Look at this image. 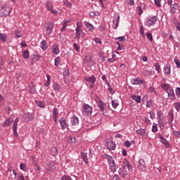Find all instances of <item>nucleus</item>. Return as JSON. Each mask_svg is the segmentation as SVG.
Returning a JSON list of instances; mask_svg holds the SVG:
<instances>
[{
	"instance_id": "20e7f679",
	"label": "nucleus",
	"mask_w": 180,
	"mask_h": 180,
	"mask_svg": "<svg viewBox=\"0 0 180 180\" xmlns=\"http://www.w3.org/2000/svg\"><path fill=\"white\" fill-rule=\"evenodd\" d=\"M83 115L84 116H91L92 115V107L88 104L83 105Z\"/></svg>"
},
{
	"instance_id": "5fc2aeb1",
	"label": "nucleus",
	"mask_w": 180,
	"mask_h": 180,
	"mask_svg": "<svg viewBox=\"0 0 180 180\" xmlns=\"http://www.w3.org/2000/svg\"><path fill=\"white\" fill-rule=\"evenodd\" d=\"M174 63L176 65V68H180V61H179V59H178V58L176 57L174 58Z\"/></svg>"
},
{
	"instance_id": "052dcab7",
	"label": "nucleus",
	"mask_w": 180,
	"mask_h": 180,
	"mask_svg": "<svg viewBox=\"0 0 180 180\" xmlns=\"http://www.w3.org/2000/svg\"><path fill=\"white\" fill-rule=\"evenodd\" d=\"M61 180H72V179L68 175H64L61 177Z\"/></svg>"
},
{
	"instance_id": "7c9ffc66",
	"label": "nucleus",
	"mask_w": 180,
	"mask_h": 180,
	"mask_svg": "<svg viewBox=\"0 0 180 180\" xmlns=\"http://www.w3.org/2000/svg\"><path fill=\"white\" fill-rule=\"evenodd\" d=\"M168 117L170 123H172V122H174V111L172 110H169L168 112Z\"/></svg>"
},
{
	"instance_id": "09e8293b",
	"label": "nucleus",
	"mask_w": 180,
	"mask_h": 180,
	"mask_svg": "<svg viewBox=\"0 0 180 180\" xmlns=\"http://www.w3.org/2000/svg\"><path fill=\"white\" fill-rule=\"evenodd\" d=\"M112 108H114V109H116V108L119 106V102L117 101V100H113L112 101Z\"/></svg>"
},
{
	"instance_id": "f3484780",
	"label": "nucleus",
	"mask_w": 180,
	"mask_h": 180,
	"mask_svg": "<svg viewBox=\"0 0 180 180\" xmlns=\"http://www.w3.org/2000/svg\"><path fill=\"white\" fill-rule=\"evenodd\" d=\"M143 82H144V81H143L140 78H135L131 80V84H132V85H140L143 84Z\"/></svg>"
},
{
	"instance_id": "a211bd4d",
	"label": "nucleus",
	"mask_w": 180,
	"mask_h": 180,
	"mask_svg": "<svg viewBox=\"0 0 180 180\" xmlns=\"http://www.w3.org/2000/svg\"><path fill=\"white\" fill-rule=\"evenodd\" d=\"M159 138L160 139L162 144L165 145L166 148H169V142H168L162 136H160Z\"/></svg>"
},
{
	"instance_id": "ea45409f",
	"label": "nucleus",
	"mask_w": 180,
	"mask_h": 180,
	"mask_svg": "<svg viewBox=\"0 0 180 180\" xmlns=\"http://www.w3.org/2000/svg\"><path fill=\"white\" fill-rule=\"evenodd\" d=\"M55 67H58V65H60V63H61V58H60V56H58L56 58H55Z\"/></svg>"
},
{
	"instance_id": "dca6fc26",
	"label": "nucleus",
	"mask_w": 180,
	"mask_h": 180,
	"mask_svg": "<svg viewBox=\"0 0 180 180\" xmlns=\"http://www.w3.org/2000/svg\"><path fill=\"white\" fill-rule=\"evenodd\" d=\"M157 116H158V122L160 124L161 123V122H162V120H164V112H162V111H161V110H158Z\"/></svg>"
},
{
	"instance_id": "f03ea898",
	"label": "nucleus",
	"mask_w": 180,
	"mask_h": 180,
	"mask_svg": "<svg viewBox=\"0 0 180 180\" xmlns=\"http://www.w3.org/2000/svg\"><path fill=\"white\" fill-rule=\"evenodd\" d=\"M12 12V7L9 5H4L0 8V16L1 18H5L9 16V14Z\"/></svg>"
},
{
	"instance_id": "a19ab883",
	"label": "nucleus",
	"mask_w": 180,
	"mask_h": 180,
	"mask_svg": "<svg viewBox=\"0 0 180 180\" xmlns=\"http://www.w3.org/2000/svg\"><path fill=\"white\" fill-rule=\"evenodd\" d=\"M139 33H140L141 36H142V37H143V39L146 38V34H144V27L143 25L140 26Z\"/></svg>"
},
{
	"instance_id": "774afa93",
	"label": "nucleus",
	"mask_w": 180,
	"mask_h": 180,
	"mask_svg": "<svg viewBox=\"0 0 180 180\" xmlns=\"http://www.w3.org/2000/svg\"><path fill=\"white\" fill-rule=\"evenodd\" d=\"M176 96H180V88L179 87L176 88Z\"/></svg>"
},
{
	"instance_id": "2eb2a0df",
	"label": "nucleus",
	"mask_w": 180,
	"mask_h": 180,
	"mask_svg": "<svg viewBox=\"0 0 180 180\" xmlns=\"http://www.w3.org/2000/svg\"><path fill=\"white\" fill-rule=\"evenodd\" d=\"M167 94L170 101H175V99H176L175 93H174V89H172V88L170 90H169L168 91H167Z\"/></svg>"
},
{
	"instance_id": "cd10ccee",
	"label": "nucleus",
	"mask_w": 180,
	"mask_h": 180,
	"mask_svg": "<svg viewBox=\"0 0 180 180\" xmlns=\"http://www.w3.org/2000/svg\"><path fill=\"white\" fill-rule=\"evenodd\" d=\"M41 49L43 50V51H46V50L49 49V46L47 45V42L46 41V40H43L41 42Z\"/></svg>"
},
{
	"instance_id": "e433bc0d",
	"label": "nucleus",
	"mask_w": 180,
	"mask_h": 180,
	"mask_svg": "<svg viewBox=\"0 0 180 180\" xmlns=\"http://www.w3.org/2000/svg\"><path fill=\"white\" fill-rule=\"evenodd\" d=\"M0 40L3 41V43H6V41L8 40L6 34L0 33Z\"/></svg>"
},
{
	"instance_id": "4c0bfd02",
	"label": "nucleus",
	"mask_w": 180,
	"mask_h": 180,
	"mask_svg": "<svg viewBox=\"0 0 180 180\" xmlns=\"http://www.w3.org/2000/svg\"><path fill=\"white\" fill-rule=\"evenodd\" d=\"M68 143H76L77 142V139H75V136H69L68 138Z\"/></svg>"
},
{
	"instance_id": "f257e3e1",
	"label": "nucleus",
	"mask_w": 180,
	"mask_h": 180,
	"mask_svg": "<svg viewBox=\"0 0 180 180\" xmlns=\"http://www.w3.org/2000/svg\"><path fill=\"white\" fill-rule=\"evenodd\" d=\"M103 158L107 160L111 172H116V163H115V159H113V157L108 154H105L103 155Z\"/></svg>"
},
{
	"instance_id": "4d7b16f0",
	"label": "nucleus",
	"mask_w": 180,
	"mask_h": 180,
	"mask_svg": "<svg viewBox=\"0 0 180 180\" xmlns=\"http://www.w3.org/2000/svg\"><path fill=\"white\" fill-rule=\"evenodd\" d=\"M70 75V70L67 68L64 69L63 77H68Z\"/></svg>"
},
{
	"instance_id": "ddd939ff",
	"label": "nucleus",
	"mask_w": 180,
	"mask_h": 180,
	"mask_svg": "<svg viewBox=\"0 0 180 180\" xmlns=\"http://www.w3.org/2000/svg\"><path fill=\"white\" fill-rule=\"evenodd\" d=\"M25 122H30V120H33L34 118L33 117V114L28 112L23 115Z\"/></svg>"
},
{
	"instance_id": "72a5a7b5",
	"label": "nucleus",
	"mask_w": 180,
	"mask_h": 180,
	"mask_svg": "<svg viewBox=\"0 0 180 180\" xmlns=\"http://www.w3.org/2000/svg\"><path fill=\"white\" fill-rule=\"evenodd\" d=\"M22 56L23 58H25V60H27L30 57L29 50H25L22 52Z\"/></svg>"
},
{
	"instance_id": "2f4dec72",
	"label": "nucleus",
	"mask_w": 180,
	"mask_h": 180,
	"mask_svg": "<svg viewBox=\"0 0 180 180\" xmlns=\"http://www.w3.org/2000/svg\"><path fill=\"white\" fill-rule=\"evenodd\" d=\"M53 89H54L55 92H60V89H61V86L60 84L57 83H54L53 84Z\"/></svg>"
},
{
	"instance_id": "39448f33",
	"label": "nucleus",
	"mask_w": 180,
	"mask_h": 180,
	"mask_svg": "<svg viewBox=\"0 0 180 180\" xmlns=\"http://www.w3.org/2000/svg\"><path fill=\"white\" fill-rule=\"evenodd\" d=\"M95 101L97 103L98 108L100 109V110L102 112L103 115V112L105 111V103L102 102V101L98 96H96Z\"/></svg>"
},
{
	"instance_id": "b1692460",
	"label": "nucleus",
	"mask_w": 180,
	"mask_h": 180,
	"mask_svg": "<svg viewBox=\"0 0 180 180\" xmlns=\"http://www.w3.org/2000/svg\"><path fill=\"white\" fill-rule=\"evenodd\" d=\"M178 4L174 3L173 5L170 6V11L172 13H175V12H176V11H178Z\"/></svg>"
},
{
	"instance_id": "c85d7f7f",
	"label": "nucleus",
	"mask_w": 180,
	"mask_h": 180,
	"mask_svg": "<svg viewBox=\"0 0 180 180\" xmlns=\"http://www.w3.org/2000/svg\"><path fill=\"white\" fill-rule=\"evenodd\" d=\"M161 88H162V89H164V91H165L166 92H168L169 90H170L172 89L171 85H169L168 84H162Z\"/></svg>"
},
{
	"instance_id": "412c9836",
	"label": "nucleus",
	"mask_w": 180,
	"mask_h": 180,
	"mask_svg": "<svg viewBox=\"0 0 180 180\" xmlns=\"http://www.w3.org/2000/svg\"><path fill=\"white\" fill-rule=\"evenodd\" d=\"M59 123L63 130L67 129V122H65V119H64V117L60 118V120H59Z\"/></svg>"
},
{
	"instance_id": "aec40b11",
	"label": "nucleus",
	"mask_w": 180,
	"mask_h": 180,
	"mask_svg": "<svg viewBox=\"0 0 180 180\" xmlns=\"http://www.w3.org/2000/svg\"><path fill=\"white\" fill-rule=\"evenodd\" d=\"M45 167L47 171H53L54 169V162H49Z\"/></svg>"
},
{
	"instance_id": "864d4df0",
	"label": "nucleus",
	"mask_w": 180,
	"mask_h": 180,
	"mask_svg": "<svg viewBox=\"0 0 180 180\" xmlns=\"http://www.w3.org/2000/svg\"><path fill=\"white\" fill-rule=\"evenodd\" d=\"M146 37L149 41H153V34L151 32H147Z\"/></svg>"
},
{
	"instance_id": "473e14b6",
	"label": "nucleus",
	"mask_w": 180,
	"mask_h": 180,
	"mask_svg": "<svg viewBox=\"0 0 180 180\" xmlns=\"http://www.w3.org/2000/svg\"><path fill=\"white\" fill-rule=\"evenodd\" d=\"M81 156H82V158L83 160V161L86 163V164H88V155H86V153H81Z\"/></svg>"
},
{
	"instance_id": "393cba45",
	"label": "nucleus",
	"mask_w": 180,
	"mask_h": 180,
	"mask_svg": "<svg viewBox=\"0 0 180 180\" xmlns=\"http://www.w3.org/2000/svg\"><path fill=\"white\" fill-rule=\"evenodd\" d=\"M122 164H124L123 168H126V167H127L128 168V169H131V165L127 161V159H126V158L123 159Z\"/></svg>"
},
{
	"instance_id": "69168bd1",
	"label": "nucleus",
	"mask_w": 180,
	"mask_h": 180,
	"mask_svg": "<svg viewBox=\"0 0 180 180\" xmlns=\"http://www.w3.org/2000/svg\"><path fill=\"white\" fill-rule=\"evenodd\" d=\"M153 106V100H149L146 103V108H151Z\"/></svg>"
},
{
	"instance_id": "58836bf2",
	"label": "nucleus",
	"mask_w": 180,
	"mask_h": 180,
	"mask_svg": "<svg viewBox=\"0 0 180 180\" xmlns=\"http://www.w3.org/2000/svg\"><path fill=\"white\" fill-rule=\"evenodd\" d=\"M20 169L26 172L27 171V165L25 163H20Z\"/></svg>"
},
{
	"instance_id": "a878e982",
	"label": "nucleus",
	"mask_w": 180,
	"mask_h": 180,
	"mask_svg": "<svg viewBox=\"0 0 180 180\" xmlns=\"http://www.w3.org/2000/svg\"><path fill=\"white\" fill-rule=\"evenodd\" d=\"M81 33H82V34H84V32H82V30H81V29H79V25L77 24V27L76 28V37H77V39H79V37L81 36Z\"/></svg>"
},
{
	"instance_id": "7ed1b4c3",
	"label": "nucleus",
	"mask_w": 180,
	"mask_h": 180,
	"mask_svg": "<svg viewBox=\"0 0 180 180\" xmlns=\"http://www.w3.org/2000/svg\"><path fill=\"white\" fill-rule=\"evenodd\" d=\"M84 81L86 82H90L89 88L90 89H92L95 86V83L96 82V77L95 75H92L91 77H84Z\"/></svg>"
},
{
	"instance_id": "9b49d317",
	"label": "nucleus",
	"mask_w": 180,
	"mask_h": 180,
	"mask_svg": "<svg viewBox=\"0 0 180 180\" xmlns=\"http://www.w3.org/2000/svg\"><path fill=\"white\" fill-rule=\"evenodd\" d=\"M70 123L72 126H78L79 124V120L78 119V117L76 115H74L70 118Z\"/></svg>"
},
{
	"instance_id": "3c124183",
	"label": "nucleus",
	"mask_w": 180,
	"mask_h": 180,
	"mask_svg": "<svg viewBox=\"0 0 180 180\" xmlns=\"http://www.w3.org/2000/svg\"><path fill=\"white\" fill-rule=\"evenodd\" d=\"M63 4L65 6H67V8H71L72 6V4L71 2L68 1V0H65L63 1Z\"/></svg>"
},
{
	"instance_id": "c756f323",
	"label": "nucleus",
	"mask_w": 180,
	"mask_h": 180,
	"mask_svg": "<svg viewBox=\"0 0 180 180\" xmlns=\"http://www.w3.org/2000/svg\"><path fill=\"white\" fill-rule=\"evenodd\" d=\"M85 26H86V29H88V30H89V32H94V30H95V27H94V25L92 24H91L90 22H86Z\"/></svg>"
},
{
	"instance_id": "37998d69",
	"label": "nucleus",
	"mask_w": 180,
	"mask_h": 180,
	"mask_svg": "<svg viewBox=\"0 0 180 180\" xmlns=\"http://www.w3.org/2000/svg\"><path fill=\"white\" fill-rule=\"evenodd\" d=\"M84 61L86 64H89L91 61H92V58L91 57V55L86 56L84 57Z\"/></svg>"
},
{
	"instance_id": "13d9d810",
	"label": "nucleus",
	"mask_w": 180,
	"mask_h": 180,
	"mask_svg": "<svg viewBox=\"0 0 180 180\" xmlns=\"http://www.w3.org/2000/svg\"><path fill=\"white\" fill-rule=\"evenodd\" d=\"M53 117H58V110L56 108L53 109Z\"/></svg>"
},
{
	"instance_id": "a18cd8bd",
	"label": "nucleus",
	"mask_w": 180,
	"mask_h": 180,
	"mask_svg": "<svg viewBox=\"0 0 180 180\" xmlns=\"http://www.w3.org/2000/svg\"><path fill=\"white\" fill-rule=\"evenodd\" d=\"M133 144H134V141H126L124 142V146H125V147H127V148L130 147Z\"/></svg>"
},
{
	"instance_id": "bb28decb",
	"label": "nucleus",
	"mask_w": 180,
	"mask_h": 180,
	"mask_svg": "<svg viewBox=\"0 0 180 180\" xmlns=\"http://www.w3.org/2000/svg\"><path fill=\"white\" fill-rule=\"evenodd\" d=\"M131 99L133 101H135L136 103H141V97L140 96H136V95H132L131 96Z\"/></svg>"
},
{
	"instance_id": "4be33fe9",
	"label": "nucleus",
	"mask_w": 180,
	"mask_h": 180,
	"mask_svg": "<svg viewBox=\"0 0 180 180\" xmlns=\"http://www.w3.org/2000/svg\"><path fill=\"white\" fill-rule=\"evenodd\" d=\"M29 91L30 94H35L36 93V88H34V84H33V82H31L29 84Z\"/></svg>"
},
{
	"instance_id": "5701e85b",
	"label": "nucleus",
	"mask_w": 180,
	"mask_h": 180,
	"mask_svg": "<svg viewBox=\"0 0 180 180\" xmlns=\"http://www.w3.org/2000/svg\"><path fill=\"white\" fill-rule=\"evenodd\" d=\"M119 174L122 178H126L127 176V170L126 169V167H122V169L119 172Z\"/></svg>"
},
{
	"instance_id": "603ef678",
	"label": "nucleus",
	"mask_w": 180,
	"mask_h": 180,
	"mask_svg": "<svg viewBox=\"0 0 180 180\" xmlns=\"http://www.w3.org/2000/svg\"><path fill=\"white\" fill-rule=\"evenodd\" d=\"M53 8V3L49 1L46 3V9L47 11H51Z\"/></svg>"
},
{
	"instance_id": "c9c22d12",
	"label": "nucleus",
	"mask_w": 180,
	"mask_h": 180,
	"mask_svg": "<svg viewBox=\"0 0 180 180\" xmlns=\"http://www.w3.org/2000/svg\"><path fill=\"white\" fill-rule=\"evenodd\" d=\"M58 153V150L57 149V147H53L51 149V155H53L54 157H56V155H57Z\"/></svg>"
},
{
	"instance_id": "0e129e2a",
	"label": "nucleus",
	"mask_w": 180,
	"mask_h": 180,
	"mask_svg": "<svg viewBox=\"0 0 180 180\" xmlns=\"http://www.w3.org/2000/svg\"><path fill=\"white\" fill-rule=\"evenodd\" d=\"M155 68L156 71H158V72H160V70H161V68H160L159 63H156L155 64Z\"/></svg>"
},
{
	"instance_id": "79ce46f5",
	"label": "nucleus",
	"mask_w": 180,
	"mask_h": 180,
	"mask_svg": "<svg viewBox=\"0 0 180 180\" xmlns=\"http://www.w3.org/2000/svg\"><path fill=\"white\" fill-rule=\"evenodd\" d=\"M46 82L44 84V86H49V85H50V82H51V77L50 76V75H46Z\"/></svg>"
},
{
	"instance_id": "6e6d98bb",
	"label": "nucleus",
	"mask_w": 180,
	"mask_h": 180,
	"mask_svg": "<svg viewBox=\"0 0 180 180\" xmlns=\"http://www.w3.org/2000/svg\"><path fill=\"white\" fill-rule=\"evenodd\" d=\"M115 40H119L120 43H122V41H126V37H120L117 38H115Z\"/></svg>"
},
{
	"instance_id": "f704fd0d",
	"label": "nucleus",
	"mask_w": 180,
	"mask_h": 180,
	"mask_svg": "<svg viewBox=\"0 0 180 180\" xmlns=\"http://www.w3.org/2000/svg\"><path fill=\"white\" fill-rule=\"evenodd\" d=\"M11 123H12V122L11 121L10 118H8L4 122L2 126L4 127H8L11 125Z\"/></svg>"
},
{
	"instance_id": "680f3d73",
	"label": "nucleus",
	"mask_w": 180,
	"mask_h": 180,
	"mask_svg": "<svg viewBox=\"0 0 180 180\" xmlns=\"http://www.w3.org/2000/svg\"><path fill=\"white\" fill-rule=\"evenodd\" d=\"M174 108L177 110V112H179L180 110V103H174Z\"/></svg>"
},
{
	"instance_id": "1a4fd4ad",
	"label": "nucleus",
	"mask_w": 180,
	"mask_h": 180,
	"mask_svg": "<svg viewBox=\"0 0 180 180\" xmlns=\"http://www.w3.org/2000/svg\"><path fill=\"white\" fill-rule=\"evenodd\" d=\"M163 72L165 75H167V77H169L171 75V65L169 63H167L164 68H163Z\"/></svg>"
},
{
	"instance_id": "0eeeda50",
	"label": "nucleus",
	"mask_w": 180,
	"mask_h": 180,
	"mask_svg": "<svg viewBox=\"0 0 180 180\" xmlns=\"http://www.w3.org/2000/svg\"><path fill=\"white\" fill-rule=\"evenodd\" d=\"M120 20V15L117 13L115 14L112 20L113 29L116 30L119 27V22Z\"/></svg>"
},
{
	"instance_id": "6e6552de",
	"label": "nucleus",
	"mask_w": 180,
	"mask_h": 180,
	"mask_svg": "<svg viewBox=\"0 0 180 180\" xmlns=\"http://www.w3.org/2000/svg\"><path fill=\"white\" fill-rule=\"evenodd\" d=\"M156 22H157V16L153 15L147 20L146 25L150 27V26H153V25H155Z\"/></svg>"
},
{
	"instance_id": "c03bdc74",
	"label": "nucleus",
	"mask_w": 180,
	"mask_h": 180,
	"mask_svg": "<svg viewBox=\"0 0 180 180\" xmlns=\"http://www.w3.org/2000/svg\"><path fill=\"white\" fill-rule=\"evenodd\" d=\"M137 134H139V136H146V130L141 129H138L136 131Z\"/></svg>"
},
{
	"instance_id": "4468645a",
	"label": "nucleus",
	"mask_w": 180,
	"mask_h": 180,
	"mask_svg": "<svg viewBox=\"0 0 180 180\" xmlns=\"http://www.w3.org/2000/svg\"><path fill=\"white\" fill-rule=\"evenodd\" d=\"M53 29H54V23L49 22L46 28L47 34L53 33Z\"/></svg>"
},
{
	"instance_id": "338daca9",
	"label": "nucleus",
	"mask_w": 180,
	"mask_h": 180,
	"mask_svg": "<svg viewBox=\"0 0 180 180\" xmlns=\"http://www.w3.org/2000/svg\"><path fill=\"white\" fill-rule=\"evenodd\" d=\"M144 122L146 124H151V121L150 120H148V118L144 117Z\"/></svg>"
},
{
	"instance_id": "8fccbe9b",
	"label": "nucleus",
	"mask_w": 180,
	"mask_h": 180,
	"mask_svg": "<svg viewBox=\"0 0 180 180\" xmlns=\"http://www.w3.org/2000/svg\"><path fill=\"white\" fill-rule=\"evenodd\" d=\"M158 124L155 123H153V127H152V131L153 133H157L158 131V127H157Z\"/></svg>"
},
{
	"instance_id": "f8f14e48",
	"label": "nucleus",
	"mask_w": 180,
	"mask_h": 180,
	"mask_svg": "<svg viewBox=\"0 0 180 180\" xmlns=\"http://www.w3.org/2000/svg\"><path fill=\"white\" fill-rule=\"evenodd\" d=\"M138 168L141 171H144L146 169V162H144V160L140 159L139 160Z\"/></svg>"
},
{
	"instance_id": "bf43d9fd",
	"label": "nucleus",
	"mask_w": 180,
	"mask_h": 180,
	"mask_svg": "<svg viewBox=\"0 0 180 180\" xmlns=\"http://www.w3.org/2000/svg\"><path fill=\"white\" fill-rule=\"evenodd\" d=\"M73 47L76 50V51H77V53H79V50H80L81 47L79 46H78V44H77V43L73 44Z\"/></svg>"
},
{
	"instance_id": "6ab92c4d",
	"label": "nucleus",
	"mask_w": 180,
	"mask_h": 180,
	"mask_svg": "<svg viewBox=\"0 0 180 180\" xmlns=\"http://www.w3.org/2000/svg\"><path fill=\"white\" fill-rule=\"evenodd\" d=\"M51 51L53 54H60V49H58V45H57V44L52 45Z\"/></svg>"
},
{
	"instance_id": "423d86ee",
	"label": "nucleus",
	"mask_w": 180,
	"mask_h": 180,
	"mask_svg": "<svg viewBox=\"0 0 180 180\" xmlns=\"http://www.w3.org/2000/svg\"><path fill=\"white\" fill-rule=\"evenodd\" d=\"M106 147L108 150H116V143L113 142L112 138L106 140Z\"/></svg>"
},
{
	"instance_id": "9d476101",
	"label": "nucleus",
	"mask_w": 180,
	"mask_h": 180,
	"mask_svg": "<svg viewBox=\"0 0 180 180\" xmlns=\"http://www.w3.org/2000/svg\"><path fill=\"white\" fill-rule=\"evenodd\" d=\"M18 123H19V117H17L13 124V131L14 136H18Z\"/></svg>"
},
{
	"instance_id": "49530a36",
	"label": "nucleus",
	"mask_w": 180,
	"mask_h": 180,
	"mask_svg": "<svg viewBox=\"0 0 180 180\" xmlns=\"http://www.w3.org/2000/svg\"><path fill=\"white\" fill-rule=\"evenodd\" d=\"M35 103L39 106V108H44V103H43V101L36 100Z\"/></svg>"
},
{
	"instance_id": "e2e57ef3",
	"label": "nucleus",
	"mask_w": 180,
	"mask_h": 180,
	"mask_svg": "<svg viewBox=\"0 0 180 180\" xmlns=\"http://www.w3.org/2000/svg\"><path fill=\"white\" fill-rule=\"evenodd\" d=\"M155 5L158 6V8H161V0H154Z\"/></svg>"
},
{
	"instance_id": "de8ad7c7",
	"label": "nucleus",
	"mask_w": 180,
	"mask_h": 180,
	"mask_svg": "<svg viewBox=\"0 0 180 180\" xmlns=\"http://www.w3.org/2000/svg\"><path fill=\"white\" fill-rule=\"evenodd\" d=\"M15 35L19 39V38L22 37V36H23V34L22 33V31L15 30Z\"/></svg>"
}]
</instances>
